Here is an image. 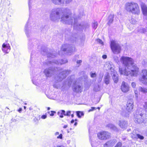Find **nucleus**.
Returning <instances> with one entry per match:
<instances>
[{
  "label": "nucleus",
  "instance_id": "49530a36",
  "mask_svg": "<svg viewBox=\"0 0 147 147\" xmlns=\"http://www.w3.org/2000/svg\"><path fill=\"white\" fill-rule=\"evenodd\" d=\"M71 113V111H69L67 112L66 113H65V116H69L70 115Z\"/></svg>",
  "mask_w": 147,
  "mask_h": 147
},
{
  "label": "nucleus",
  "instance_id": "f8f14e48",
  "mask_svg": "<svg viewBox=\"0 0 147 147\" xmlns=\"http://www.w3.org/2000/svg\"><path fill=\"white\" fill-rule=\"evenodd\" d=\"M2 50L6 53H8L10 51L11 47L8 43H4L2 45Z\"/></svg>",
  "mask_w": 147,
  "mask_h": 147
},
{
  "label": "nucleus",
  "instance_id": "5fc2aeb1",
  "mask_svg": "<svg viewBox=\"0 0 147 147\" xmlns=\"http://www.w3.org/2000/svg\"><path fill=\"white\" fill-rule=\"evenodd\" d=\"M102 57L104 59H106L107 58V55H104L102 56Z\"/></svg>",
  "mask_w": 147,
  "mask_h": 147
},
{
  "label": "nucleus",
  "instance_id": "09e8293b",
  "mask_svg": "<svg viewBox=\"0 0 147 147\" xmlns=\"http://www.w3.org/2000/svg\"><path fill=\"white\" fill-rule=\"evenodd\" d=\"M72 0H65V2L66 4H68L71 2Z\"/></svg>",
  "mask_w": 147,
  "mask_h": 147
},
{
  "label": "nucleus",
  "instance_id": "1a4fd4ad",
  "mask_svg": "<svg viewBox=\"0 0 147 147\" xmlns=\"http://www.w3.org/2000/svg\"><path fill=\"white\" fill-rule=\"evenodd\" d=\"M140 81L142 83L147 84V70L143 69L142 70L140 74Z\"/></svg>",
  "mask_w": 147,
  "mask_h": 147
},
{
  "label": "nucleus",
  "instance_id": "9d476101",
  "mask_svg": "<svg viewBox=\"0 0 147 147\" xmlns=\"http://www.w3.org/2000/svg\"><path fill=\"white\" fill-rule=\"evenodd\" d=\"M98 138L101 140H106L110 137V134L107 131H102L97 134Z\"/></svg>",
  "mask_w": 147,
  "mask_h": 147
},
{
  "label": "nucleus",
  "instance_id": "3c124183",
  "mask_svg": "<svg viewBox=\"0 0 147 147\" xmlns=\"http://www.w3.org/2000/svg\"><path fill=\"white\" fill-rule=\"evenodd\" d=\"M131 86L133 88H135L136 86L135 83L134 82H132L131 83Z\"/></svg>",
  "mask_w": 147,
  "mask_h": 147
},
{
  "label": "nucleus",
  "instance_id": "ddd939ff",
  "mask_svg": "<svg viewBox=\"0 0 147 147\" xmlns=\"http://www.w3.org/2000/svg\"><path fill=\"white\" fill-rule=\"evenodd\" d=\"M42 52L44 53H43L42 52V53L44 55H47V57L49 58L51 57L52 58H53L56 56V52L55 51H53L51 52L47 53L46 49H45L43 50Z\"/></svg>",
  "mask_w": 147,
  "mask_h": 147
},
{
  "label": "nucleus",
  "instance_id": "774afa93",
  "mask_svg": "<svg viewBox=\"0 0 147 147\" xmlns=\"http://www.w3.org/2000/svg\"><path fill=\"white\" fill-rule=\"evenodd\" d=\"M130 130H131V129H127V131H129Z\"/></svg>",
  "mask_w": 147,
  "mask_h": 147
},
{
  "label": "nucleus",
  "instance_id": "79ce46f5",
  "mask_svg": "<svg viewBox=\"0 0 147 147\" xmlns=\"http://www.w3.org/2000/svg\"><path fill=\"white\" fill-rule=\"evenodd\" d=\"M96 41L97 42L99 43V44L102 45L103 44V43L101 40L99 39H97Z\"/></svg>",
  "mask_w": 147,
  "mask_h": 147
},
{
  "label": "nucleus",
  "instance_id": "a18cd8bd",
  "mask_svg": "<svg viewBox=\"0 0 147 147\" xmlns=\"http://www.w3.org/2000/svg\"><path fill=\"white\" fill-rule=\"evenodd\" d=\"M82 61L81 60H79L77 61V64L78 65V67L80 65L81 63H82Z\"/></svg>",
  "mask_w": 147,
  "mask_h": 147
},
{
  "label": "nucleus",
  "instance_id": "13d9d810",
  "mask_svg": "<svg viewBox=\"0 0 147 147\" xmlns=\"http://www.w3.org/2000/svg\"><path fill=\"white\" fill-rule=\"evenodd\" d=\"M59 132H55V136H56V135H59Z\"/></svg>",
  "mask_w": 147,
  "mask_h": 147
},
{
  "label": "nucleus",
  "instance_id": "69168bd1",
  "mask_svg": "<svg viewBox=\"0 0 147 147\" xmlns=\"http://www.w3.org/2000/svg\"><path fill=\"white\" fill-rule=\"evenodd\" d=\"M53 86L54 87H55V88H57V87L56 86V85L55 84H54L53 85Z\"/></svg>",
  "mask_w": 147,
  "mask_h": 147
},
{
  "label": "nucleus",
  "instance_id": "393cba45",
  "mask_svg": "<svg viewBox=\"0 0 147 147\" xmlns=\"http://www.w3.org/2000/svg\"><path fill=\"white\" fill-rule=\"evenodd\" d=\"M107 127H108L111 130L115 131H118L117 127L113 124H109L107 125Z\"/></svg>",
  "mask_w": 147,
  "mask_h": 147
},
{
  "label": "nucleus",
  "instance_id": "b1692460",
  "mask_svg": "<svg viewBox=\"0 0 147 147\" xmlns=\"http://www.w3.org/2000/svg\"><path fill=\"white\" fill-rule=\"evenodd\" d=\"M131 136L132 138H138L140 140H143L144 138L143 136L139 134H134L132 133L131 134Z\"/></svg>",
  "mask_w": 147,
  "mask_h": 147
},
{
  "label": "nucleus",
  "instance_id": "ea45409f",
  "mask_svg": "<svg viewBox=\"0 0 147 147\" xmlns=\"http://www.w3.org/2000/svg\"><path fill=\"white\" fill-rule=\"evenodd\" d=\"M48 113L51 116H53L54 115V114L56 113V112L54 111H51V112H48Z\"/></svg>",
  "mask_w": 147,
  "mask_h": 147
},
{
  "label": "nucleus",
  "instance_id": "6ab92c4d",
  "mask_svg": "<svg viewBox=\"0 0 147 147\" xmlns=\"http://www.w3.org/2000/svg\"><path fill=\"white\" fill-rule=\"evenodd\" d=\"M115 140H111L107 142L104 145V147H112L116 142Z\"/></svg>",
  "mask_w": 147,
  "mask_h": 147
},
{
  "label": "nucleus",
  "instance_id": "f3484780",
  "mask_svg": "<svg viewBox=\"0 0 147 147\" xmlns=\"http://www.w3.org/2000/svg\"><path fill=\"white\" fill-rule=\"evenodd\" d=\"M65 1V0H51L52 2L54 4L62 6H64Z\"/></svg>",
  "mask_w": 147,
  "mask_h": 147
},
{
  "label": "nucleus",
  "instance_id": "473e14b6",
  "mask_svg": "<svg viewBox=\"0 0 147 147\" xmlns=\"http://www.w3.org/2000/svg\"><path fill=\"white\" fill-rule=\"evenodd\" d=\"M77 115L79 118L81 117L82 116L84 115V113L80 111H77L76 112Z\"/></svg>",
  "mask_w": 147,
  "mask_h": 147
},
{
  "label": "nucleus",
  "instance_id": "c03bdc74",
  "mask_svg": "<svg viewBox=\"0 0 147 147\" xmlns=\"http://www.w3.org/2000/svg\"><path fill=\"white\" fill-rule=\"evenodd\" d=\"M122 146V143L121 142H119L118 143L117 145L115 146V147H121Z\"/></svg>",
  "mask_w": 147,
  "mask_h": 147
},
{
  "label": "nucleus",
  "instance_id": "aec40b11",
  "mask_svg": "<svg viewBox=\"0 0 147 147\" xmlns=\"http://www.w3.org/2000/svg\"><path fill=\"white\" fill-rule=\"evenodd\" d=\"M141 7L143 14L146 17V18L147 20V7L144 3H142Z\"/></svg>",
  "mask_w": 147,
  "mask_h": 147
},
{
  "label": "nucleus",
  "instance_id": "9b49d317",
  "mask_svg": "<svg viewBox=\"0 0 147 147\" xmlns=\"http://www.w3.org/2000/svg\"><path fill=\"white\" fill-rule=\"evenodd\" d=\"M55 68L50 67L45 69L43 71V73L47 78H50L53 75Z\"/></svg>",
  "mask_w": 147,
  "mask_h": 147
},
{
  "label": "nucleus",
  "instance_id": "a878e982",
  "mask_svg": "<svg viewBox=\"0 0 147 147\" xmlns=\"http://www.w3.org/2000/svg\"><path fill=\"white\" fill-rule=\"evenodd\" d=\"M114 18V15L112 14H111L109 17V21L108 22V24L109 25L112 23L113 21V18Z\"/></svg>",
  "mask_w": 147,
  "mask_h": 147
},
{
  "label": "nucleus",
  "instance_id": "4c0bfd02",
  "mask_svg": "<svg viewBox=\"0 0 147 147\" xmlns=\"http://www.w3.org/2000/svg\"><path fill=\"white\" fill-rule=\"evenodd\" d=\"M139 31L141 33H144L147 31V28H141Z\"/></svg>",
  "mask_w": 147,
  "mask_h": 147
},
{
  "label": "nucleus",
  "instance_id": "a19ab883",
  "mask_svg": "<svg viewBox=\"0 0 147 147\" xmlns=\"http://www.w3.org/2000/svg\"><path fill=\"white\" fill-rule=\"evenodd\" d=\"M90 74L91 77L92 78H94L96 76V74L95 73H92L91 72Z\"/></svg>",
  "mask_w": 147,
  "mask_h": 147
},
{
  "label": "nucleus",
  "instance_id": "6e6d98bb",
  "mask_svg": "<svg viewBox=\"0 0 147 147\" xmlns=\"http://www.w3.org/2000/svg\"><path fill=\"white\" fill-rule=\"evenodd\" d=\"M135 93L136 95V97H138V91H135Z\"/></svg>",
  "mask_w": 147,
  "mask_h": 147
},
{
  "label": "nucleus",
  "instance_id": "f257e3e1",
  "mask_svg": "<svg viewBox=\"0 0 147 147\" xmlns=\"http://www.w3.org/2000/svg\"><path fill=\"white\" fill-rule=\"evenodd\" d=\"M50 20L53 21H58L61 18L60 21L66 24L72 25L74 20V28L79 31L84 27L83 24H78L76 18L72 16L71 10L68 8H56L52 10L50 16Z\"/></svg>",
  "mask_w": 147,
  "mask_h": 147
},
{
  "label": "nucleus",
  "instance_id": "a211bd4d",
  "mask_svg": "<svg viewBox=\"0 0 147 147\" xmlns=\"http://www.w3.org/2000/svg\"><path fill=\"white\" fill-rule=\"evenodd\" d=\"M36 41V40L34 39H31L29 40L28 44V48L29 50H31L33 48L34 45L37 43V42H35Z\"/></svg>",
  "mask_w": 147,
  "mask_h": 147
},
{
  "label": "nucleus",
  "instance_id": "0e129e2a",
  "mask_svg": "<svg viewBox=\"0 0 147 147\" xmlns=\"http://www.w3.org/2000/svg\"><path fill=\"white\" fill-rule=\"evenodd\" d=\"M133 20L134 21V22H132V24H134L136 22H135V21L134 20Z\"/></svg>",
  "mask_w": 147,
  "mask_h": 147
},
{
  "label": "nucleus",
  "instance_id": "864d4df0",
  "mask_svg": "<svg viewBox=\"0 0 147 147\" xmlns=\"http://www.w3.org/2000/svg\"><path fill=\"white\" fill-rule=\"evenodd\" d=\"M53 147H64V146L63 145H57L56 146H54Z\"/></svg>",
  "mask_w": 147,
  "mask_h": 147
},
{
  "label": "nucleus",
  "instance_id": "de8ad7c7",
  "mask_svg": "<svg viewBox=\"0 0 147 147\" xmlns=\"http://www.w3.org/2000/svg\"><path fill=\"white\" fill-rule=\"evenodd\" d=\"M63 138V135L62 134H60L57 137V139H62Z\"/></svg>",
  "mask_w": 147,
  "mask_h": 147
},
{
  "label": "nucleus",
  "instance_id": "39448f33",
  "mask_svg": "<svg viewBox=\"0 0 147 147\" xmlns=\"http://www.w3.org/2000/svg\"><path fill=\"white\" fill-rule=\"evenodd\" d=\"M57 69L59 71H61L58 76L55 78V81L57 82L61 81L65 78L71 72V71L69 70L62 71L63 69L62 68L58 69L57 68Z\"/></svg>",
  "mask_w": 147,
  "mask_h": 147
},
{
  "label": "nucleus",
  "instance_id": "bb28decb",
  "mask_svg": "<svg viewBox=\"0 0 147 147\" xmlns=\"http://www.w3.org/2000/svg\"><path fill=\"white\" fill-rule=\"evenodd\" d=\"M65 112L64 110H61L59 111L57 113V115L59 116L61 118H63V115H65Z\"/></svg>",
  "mask_w": 147,
  "mask_h": 147
},
{
  "label": "nucleus",
  "instance_id": "4d7b16f0",
  "mask_svg": "<svg viewBox=\"0 0 147 147\" xmlns=\"http://www.w3.org/2000/svg\"><path fill=\"white\" fill-rule=\"evenodd\" d=\"M22 110V109L21 108H20L18 110V111L20 113L21 112Z\"/></svg>",
  "mask_w": 147,
  "mask_h": 147
},
{
  "label": "nucleus",
  "instance_id": "f704fd0d",
  "mask_svg": "<svg viewBox=\"0 0 147 147\" xmlns=\"http://www.w3.org/2000/svg\"><path fill=\"white\" fill-rule=\"evenodd\" d=\"M33 59V58L32 57V55L31 53V54L30 63L32 67H34V62L32 60Z\"/></svg>",
  "mask_w": 147,
  "mask_h": 147
},
{
  "label": "nucleus",
  "instance_id": "c85d7f7f",
  "mask_svg": "<svg viewBox=\"0 0 147 147\" xmlns=\"http://www.w3.org/2000/svg\"><path fill=\"white\" fill-rule=\"evenodd\" d=\"M112 64L111 63H107L105 65V66H107L108 69L111 70V71H112V70H113V66Z\"/></svg>",
  "mask_w": 147,
  "mask_h": 147
},
{
  "label": "nucleus",
  "instance_id": "7ed1b4c3",
  "mask_svg": "<svg viewBox=\"0 0 147 147\" xmlns=\"http://www.w3.org/2000/svg\"><path fill=\"white\" fill-rule=\"evenodd\" d=\"M144 107V111L142 108H138L134 115V120L136 123L141 124L147 123V102H145Z\"/></svg>",
  "mask_w": 147,
  "mask_h": 147
},
{
  "label": "nucleus",
  "instance_id": "c9c22d12",
  "mask_svg": "<svg viewBox=\"0 0 147 147\" xmlns=\"http://www.w3.org/2000/svg\"><path fill=\"white\" fill-rule=\"evenodd\" d=\"M98 24L96 22L94 21L92 25V27L94 29H96L98 26Z\"/></svg>",
  "mask_w": 147,
  "mask_h": 147
},
{
  "label": "nucleus",
  "instance_id": "680f3d73",
  "mask_svg": "<svg viewBox=\"0 0 147 147\" xmlns=\"http://www.w3.org/2000/svg\"><path fill=\"white\" fill-rule=\"evenodd\" d=\"M29 110H32L33 109L32 108V107H30L29 108Z\"/></svg>",
  "mask_w": 147,
  "mask_h": 147
},
{
  "label": "nucleus",
  "instance_id": "72a5a7b5",
  "mask_svg": "<svg viewBox=\"0 0 147 147\" xmlns=\"http://www.w3.org/2000/svg\"><path fill=\"white\" fill-rule=\"evenodd\" d=\"M34 5L33 1L32 0H28V5L30 10L32 8V6Z\"/></svg>",
  "mask_w": 147,
  "mask_h": 147
},
{
  "label": "nucleus",
  "instance_id": "052dcab7",
  "mask_svg": "<svg viewBox=\"0 0 147 147\" xmlns=\"http://www.w3.org/2000/svg\"><path fill=\"white\" fill-rule=\"evenodd\" d=\"M67 127V125H64L63 127L64 128H66Z\"/></svg>",
  "mask_w": 147,
  "mask_h": 147
},
{
  "label": "nucleus",
  "instance_id": "e433bc0d",
  "mask_svg": "<svg viewBox=\"0 0 147 147\" xmlns=\"http://www.w3.org/2000/svg\"><path fill=\"white\" fill-rule=\"evenodd\" d=\"M94 90L96 92H98L100 90V86L99 85L95 86L94 88Z\"/></svg>",
  "mask_w": 147,
  "mask_h": 147
},
{
  "label": "nucleus",
  "instance_id": "5701e85b",
  "mask_svg": "<svg viewBox=\"0 0 147 147\" xmlns=\"http://www.w3.org/2000/svg\"><path fill=\"white\" fill-rule=\"evenodd\" d=\"M28 20L25 26V31L26 36L28 37L30 36V31L29 30L28 27Z\"/></svg>",
  "mask_w": 147,
  "mask_h": 147
},
{
  "label": "nucleus",
  "instance_id": "37998d69",
  "mask_svg": "<svg viewBox=\"0 0 147 147\" xmlns=\"http://www.w3.org/2000/svg\"><path fill=\"white\" fill-rule=\"evenodd\" d=\"M96 107H92L91 108V109H89L88 110V112H90L91 111H93L94 110H96Z\"/></svg>",
  "mask_w": 147,
  "mask_h": 147
},
{
  "label": "nucleus",
  "instance_id": "412c9836",
  "mask_svg": "<svg viewBox=\"0 0 147 147\" xmlns=\"http://www.w3.org/2000/svg\"><path fill=\"white\" fill-rule=\"evenodd\" d=\"M73 90L76 92H81L82 91V88L80 85H74L73 87Z\"/></svg>",
  "mask_w": 147,
  "mask_h": 147
},
{
  "label": "nucleus",
  "instance_id": "e2e57ef3",
  "mask_svg": "<svg viewBox=\"0 0 147 147\" xmlns=\"http://www.w3.org/2000/svg\"><path fill=\"white\" fill-rule=\"evenodd\" d=\"M77 124V123L76 122L74 124V125L75 126H76Z\"/></svg>",
  "mask_w": 147,
  "mask_h": 147
},
{
  "label": "nucleus",
  "instance_id": "603ef678",
  "mask_svg": "<svg viewBox=\"0 0 147 147\" xmlns=\"http://www.w3.org/2000/svg\"><path fill=\"white\" fill-rule=\"evenodd\" d=\"M87 76L86 75H84L83 76V78L84 79V81H86L87 79Z\"/></svg>",
  "mask_w": 147,
  "mask_h": 147
},
{
  "label": "nucleus",
  "instance_id": "7c9ffc66",
  "mask_svg": "<svg viewBox=\"0 0 147 147\" xmlns=\"http://www.w3.org/2000/svg\"><path fill=\"white\" fill-rule=\"evenodd\" d=\"M113 59L115 62L117 63L118 64H119L120 63V61L119 59V58L115 55L113 56Z\"/></svg>",
  "mask_w": 147,
  "mask_h": 147
},
{
  "label": "nucleus",
  "instance_id": "dca6fc26",
  "mask_svg": "<svg viewBox=\"0 0 147 147\" xmlns=\"http://www.w3.org/2000/svg\"><path fill=\"white\" fill-rule=\"evenodd\" d=\"M119 125L122 129H125L128 125L127 122L124 120H120L119 121Z\"/></svg>",
  "mask_w": 147,
  "mask_h": 147
},
{
  "label": "nucleus",
  "instance_id": "6e6552de",
  "mask_svg": "<svg viewBox=\"0 0 147 147\" xmlns=\"http://www.w3.org/2000/svg\"><path fill=\"white\" fill-rule=\"evenodd\" d=\"M67 60L66 59H62L61 60H54L52 62L51 61H49L47 63L44 62V64L45 65H47L48 66H50L51 65H53V64H55L57 65H61L67 63Z\"/></svg>",
  "mask_w": 147,
  "mask_h": 147
},
{
  "label": "nucleus",
  "instance_id": "2f4dec72",
  "mask_svg": "<svg viewBox=\"0 0 147 147\" xmlns=\"http://www.w3.org/2000/svg\"><path fill=\"white\" fill-rule=\"evenodd\" d=\"M71 30L70 29L65 30V37L67 38L68 37V36L70 35Z\"/></svg>",
  "mask_w": 147,
  "mask_h": 147
},
{
  "label": "nucleus",
  "instance_id": "cd10ccee",
  "mask_svg": "<svg viewBox=\"0 0 147 147\" xmlns=\"http://www.w3.org/2000/svg\"><path fill=\"white\" fill-rule=\"evenodd\" d=\"M109 76L108 74H107L105 76L104 78V82L107 85L109 83Z\"/></svg>",
  "mask_w": 147,
  "mask_h": 147
},
{
  "label": "nucleus",
  "instance_id": "8fccbe9b",
  "mask_svg": "<svg viewBox=\"0 0 147 147\" xmlns=\"http://www.w3.org/2000/svg\"><path fill=\"white\" fill-rule=\"evenodd\" d=\"M47 117V116L46 115H43L41 117V118L43 119H45Z\"/></svg>",
  "mask_w": 147,
  "mask_h": 147
},
{
  "label": "nucleus",
  "instance_id": "338daca9",
  "mask_svg": "<svg viewBox=\"0 0 147 147\" xmlns=\"http://www.w3.org/2000/svg\"><path fill=\"white\" fill-rule=\"evenodd\" d=\"M71 117H74V115L73 114H72L71 115Z\"/></svg>",
  "mask_w": 147,
  "mask_h": 147
},
{
  "label": "nucleus",
  "instance_id": "4468645a",
  "mask_svg": "<svg viewBox=\"0 0 147 147\" xmlns=\"http://www.w3.org/2000/svg\"><path fill=\"white\" fill-rule=\"evenodd\" d=\"M126 106V110L128 112L131 111L134 107L133 100L132 99L128 100L127 101Z\"/></svg>",
  "mask_w": 147,
  "mask_h": 147
},
{
  "label": "nucleus",
  "instance_id": "bf43d9fd",
  "mask_svg": "<svg viewBox=\"0 0 147 147\" xmlns=\"http://www.w3.org/2000/svg\"><path fill=\"white\" fill-rule=\"evenodd\" d=\"M74 119H72L71 121V123H74Z\"/></svg>",
  "mask_w": 147,
  "mask_h": 147
},
{
  "label": "nucleus",
  "instance_id": "20e7f679",
  "mask_svg": "<svg viewBox=\"0 0 147 147\" xmlns=\"http://www.w3.org/2000/svg\"><path fill=\"white\" fill-rule=\"evenodd\" d=\"M125 8L127 11L133 14L138 15L140 13V9L138 4L134 2L127 3Z\"/></svg>",
  "mask_w": 147,
  "mask_h": 147
},
{
  "label": "nucleus",
  "instance_id": "58836bf2",
  "mask_svg": "<svg viewBox=\"0 0 147 147\" xmlns=\"http://www.w3.org/2000/svg\"><path fill=\"white\" fill-rule=\"evenodd\" d=\"M40 76V75L39 74H37L36 76L34 77L32 79V80L33 82L34 81H36L38 79V78ZM34 83V82H33Z\"/></svg>",
  "mask_w": 147,
  "mask_h": 147
},
{
  "label": "nucleus",
  "instance_id": "c756f323",
  "mask_svg": "<svg viewBox=\"0 0 147 147\" xmlns=\"http://www.w3.org/2000/svg\"><path fill=\"white\" fill-rule=\"evenodd\" d=\"M138 90L139 91L141 92L144 93L147 92V89L144 87H139L138 89Z\"/></svg>",
  "mask_w": 147,
  "mask_h": 147
},
{
  "label": "nucleus",
  "instance_id": "0eeeda50",
  "mask_svg": "<svg viewBox=\"0 0 147 147\" xmlns=\"http://www.w3.org/2000/svg\"><path fill=\"white\" fill-rule=\"evenodd\" d=\"M61 50L63 52H66L68 55H70L69 53L73 52L75 51V49L73 45L65 44L62 46Z\"/></svg>",
  "mask_w": 147,
  "mask_h": 147
},
{
  "label": "nucleus",
  "instance_id": "f03ea898",
  "mask_svg": "<svg viewBox=\"0 0 147 147\" xmlns=\"http://www.w3.org/2000/svg\"><path fill=\"white\" fill-rule=\"evenodd\" d=\"M120 60L124 67V69L119 68V71L121 75L131 77H136L138 74L139 69L136 64L134 63V59L128 57L122 56Z\"/></svg>",
  "mask_w": 147,
  "mask_h": 147
},
{
  "label": "nucleus",
  "instance_id": "4be33fe9",
  "mask_svg": "<svg viewBox=\"0 0 147 147\" xmlns=\"http://www.w3.org/2000/svg\"><path fill=\"white\" fill-rule=\"evenodd\" d=\"M112 76L113 79L115 83H117L118 81V75L115 71L111 74Z\"/></svg>",
  "mask_w": 147,
  "mask_h": 147
},
{
  "label": "nucleus",
  "instance_id": "423d86ee",
  "mask_svg": "<svg viewBox=\"0 0 147 147\" xmlns=\"http://www.w3.org/2000/svg\"><path fill=\"white\" fill-rule=\"evenodd\" d=\"M110 46L111 49L114 54H118L120 53L121 47L115 40H112L111 41Z\"/></svg>",
  "mask_w": 147,
  "mask_h": 147
},
{
  "label": "nucleus",
  "instance_id": "2eb2a0df",
  "mask_svg": "<svg viewBox=\"0 0 147 147\" xmlns=\"http://www.w3.org/2000/svg\"><path fill=\"white\" fill-rule=\"evenodd\" d=\"M129 86L125 82L122 83L121 89V91L124 92H127L129 90Z\"/></svg>",
  "mask_w": 147,
  "mask_h": 147
}]
</instances>
